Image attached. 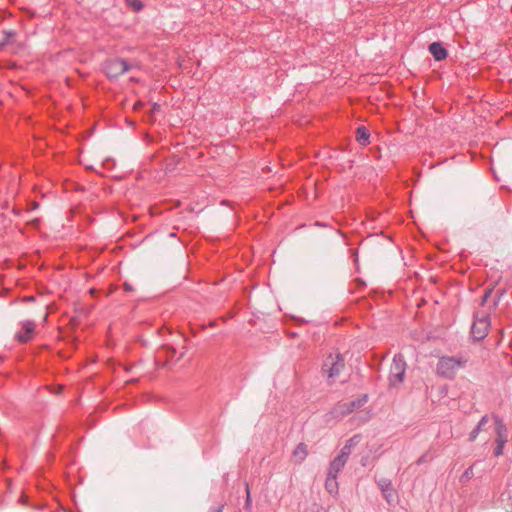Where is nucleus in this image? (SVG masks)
<instances>
[{
	"label": "nucleus",
	"instance_id": "f257e3e1",
	"mask_svg": "<svg viewBox=\"0 0 512 512\" xmlns=\"http://www.w3.org/2000/svg\"><path fill=\"white\" fill-rule=\"evenodd\" d=\"M467 363L464 357H442L437 366L438 373L446 378H452L456 372Z\"/></svg>",
	"mask_w": 512,
	"mask_h": 512
},
{
	"label": "nucleus",
	"instance_id": "f03ea898",
	"mask_svg": "<svg viewBox=\"0 0 512 512\" xmlns=\"http://www.w3.org/2000/svg\"><path fill=\"white\" fill-rule=\"evenodd\" d=\"M345 368L344 358L340 353L330 354L323 363L322 371L333 382Z\"/></svg>",
	"mask_w": 512,
	"mask_h": 512
},
{
	"label": "nucleus",
	"instance_id": "7ed1b4c3",
	"mask_svg": "<svg viewBox=\"0 0 512 512\" xmlns=\"http://www.w3.org/2000/svg\"><path fill=\"white\" fill-rule=\"evenodd\" d=\"M491 322L489 314L484 311H477L474 314V321L471 327V334L475 340H483L489 331Z\"/></svg>",
	"mask_w": 512,
	"mask_h": 512
},
{
	"label": "nucleus",
	"instance_id": "20e7f679",
	"mask_svg": "<svg viewBox=\"0 0 512 512\" xmlns=\"http://www.w3.org/2000/svg\"><path fill=\"white\" fill-rule=\"evenodd\" d=\"M406 362L402 354H396L390 367L389 385L396 387L404 381Z\"/></svg>",
	"mask_w": 512,
	"mask_h": 512
},
{
	"label": "nucleus",
	"instance_id": "39448f33",
	"mask_svg": "<svg viewBox=\"0 0 512 512\" xmlns=\"http://www.w3.org/2000/svg\"><path fill=\"white\" fill-rule=\"evenodd\" d=\"M493 417L496 434V447L494 448L493 454L494 456L499 457L503 454L505 444L508 441V430L502 419H500L498 416Z\"/></svg>",
	"mask_w": 512,
	"mask_h": 512
},
{
	"label": "nucleus",
	"instance_id": "423d86ee",
	"mask_svg": "<svg viewBox=\"0 0 512 512\" xmlns=\"http://www.w3.org/2000/svg\"><path fill=\"white\" fill-rule=\"evenodd\" d=\"M130 69V65L123 59L114 58L109 59L104 64L105 74L109 78H117L118 76L124 74Z\"/></svg>",
	"mask_w": 512,
	"mask_h": 512
},
{
	"label": "nucleus",
	"instance_id": "0eeeda50",
	"mask_svg": "<svg viewBox=\"0 0 512 512\" xmlns=\"http://www.w3.org/2000/svg\"><path fill=\"white\" fill-rule=\"evenodd\" d=\"M21 329L15 334V339L20 343L29 342L35 333L36 324L34 321L25 320L20 323Z\"/></svg>",
	"mask_w": 512,
	"mask_h": 512
},
{
	"label": "nucleus",
	"instance_id": "6e6552de",
	"mask_svg": "<svg viewBox=\"0 0 512 512\" xmlns=\"http://www.w3.org/2000/svg\"><path fill=\"white\" fill-rule=\"evenodd\" d=\"M383 497L388 503H392L396 497V491L392 485V482L387 478H381L377 482Z\"/></svg>",
	"mask_w": 512,
	"mask_h": 512
},
{
	"label": "nucleus",
	"instance_id": "1a4fd4ad",
	"mask_svg": "<svg viewBox=\"0 0 512 512\" xmlns=\"http://www.w3.org/2000/svg\"><path fill=\"white\" fill-rule=\"evenodd\" d=\"M494 415H484L476 427L470 432L468 440L473 442L478 437L479 433L482 431H486L491 426V421L494 422Z\"/></svg>",
	"mask_w": 512,
	"mask_h": 512
},
{
	"label": "nucleus",
	"instance_id": "9d476101",
	"mask_svg": "<svg viewBox=\"0 0 512 512\" xmlns=\"http://www.w3.org/2000/svg\"><path fill=\"white\" fill-rule=\"evenodd\" d=\"M428 50L436 61H443L448 56L447 49L440 42L431 43Z\"/></svg>",
	"mask_w": 512,
	"mask_h": 512
},
{
	"label": "nucleus",
	"instance_id": "9b49d317",
	"mask_svg": "<svg viewBox=\"0 0 512 512\" xmlns=\"http://www.w3.org/2000/svg\"><path fill=\"white\" fill-rule=\"evenodd\" d=\"M347 460L339 457V456H336L332 462L330 463V467L328 469V473L327 474H330V475H335L337 476L338 473L343 469V467L345 466Z\"/></svg>",
	"mask_w": 512,
	"mask_h": 512
},
{
	"label": "nucleus",
	"instance_id": "f8f14e48",
	"mask_svg": "<svg viewBox=\"0 0 512 512\" xmlns=\"http://www.w3.org/2000/svg\"><path fill=\"white\" fill-rule=\"evenodd\" d=\"M370 132L365 126H359L356 130V140L362 145L366 146L370 143Z\"/></svg>",
	"mask_w": 512,
	"mask_h": 512
},
{
	"label": "nucleus",
	"instance_id": "ddd939ff",
	"mask_svg": "<svg viewBox=\"0 0 512 512\" xmlns=\"http://www.w3.org/2000/svg\"><path fill=\"white\" fill-rule=\"evenodd\" d=\"M368 396L363 395L355 400L349 402H343L346 405L345 412L352 413L354 410L361 408L367 402Z\"/></svg>",
	"mask_w": 512,
	"mask_h": 512
},
{
	"label": "nucleus",
	"instance_id": "4468645a",
	"mask_svg": "<svg viewBox=\"0 0 512 512\" xmlns=\"http://www.w3.org/2000/svg\"><path fill=\"white\" fill-rule=\"evenodd\" d=\"M325 488L329 494H331V495L337 494L338 493L337 476L327 474V478L325 481Z\"/></svg>",
	"mask_w": 512,
	"mask_h": 512
},
{
	"label": "nucleus",
	"instance_id": "2eb2a0df",
	"mask_svg": "<svg viewBox=\"0 0 512 512\" xmlns=\"http://www.w3.org/2000/svg\"><path fill=\"white\" fill-rule=\"evenodd\" d=\"M307 453V446L304 443L298 444L295 450L293 451V457L295 462L301 463L302 461H304L307 456Z\"/></svg>",
	"mask_w": 512,
	"mask_h": 512
},
{
	"label": "nucleus",
	"instance_id": "dca6fc26",
	"mask_svg": "<svg viewBox=\"0 0 512 512\" xmlns=\"http://www.w3.org/2000/svg\"><path fill=\"white\" fill-rule=\"evenodd\" d=\"M3 39L0 41V50L11 42V39L15 37L16 33L12 30H4L2 32Z\"/></svg>",
	"mask_w": 512,
	"mask_h": 512
},
{
	"label": "nucleus",
	"instance_id": "f3484780",
	"mask_svg": "<svg viewBox=\"0 0 512 512\" xmlns=\"http://www.w3.org/2000/svg\"><path fill=\"white\" fill-rule=\"evenodd\" d=\"M346 405L342 403H338L332 410V415L335 418H342L349 414L350 412H345Z\"/></svg>",
	"mask_w": 512,
	"mask_h": 512
},
{
	"label": "nucleus",
	"instance_id": "a211bd4d",
	"mask_svg": "<svg viewBox=\"0 0 512 512\" xmlns=\"http://www.w3.org/2000/svg\"><path fill=\"white\" fill-rule=\"evenodd\" d=\"M474 476V465L468 467L460 477L461 482H467Z\"/></svg>",
	"mask_w": 512,
	"mask_h": 512
},
{
	"label": "nucleus",
	"instance_id": "6ab92c4d",
	"mask_svg": "<svg viewBox=\"0 0 512 512\" xmlns=\"http://www.w3.org/2000/svg\"><path fill=\"white\" fill-rule=\"evenodd\" d=\"M350 454H351L350 444L349 445L345 444L344 447L341 449L338 456L345 460H348Z\"/></svg>",
	"mask_w": 512,
	"mask_h": 512
},
{
	"label": "nucleus",
	"instance_id": "aec40b11",
	"mask_svg": "<svg viewBox=\"0 0 512 512\" xmlns=\"http://www.w3.org/2000/svg\"><path fill=\"white\" fill-rule=\"evenodd\" d=\"M246 495H247V497H246L245 508L249 509L250 505H251V497H250V489H249L248 484L246 485Z\"/></svg>",
	"mask_w": 512,
	"mask_h": 512
},
{
	"label": "nucleus",
	"instance_id": "412c9836",
	"mask_svg": "<svg viewBox=\"0 0 512 512\" xmlns=\"http://www.w3.org/2000/svg\"><path fill=\"white\" fill-rule=\"evenodd\" d=\"M358 438L359 436H354L352 438H350L347 442H346V445H349L350 444V448L352 449V447L358 442Z\"/></svg>",
	"mask_w": 512,
	"mask_h": 512
},
{
	"label": "nucleus",
	"instance_id": "4be33fe9",
	"mask_svg": "<svg viewBox=\"0 0 512 512\" xmlns=\"http://www.w3.org/2000/svg\"><path fill=\"white\" fill-rule=\"evenodd\" d=\"M490 294H491V290H486V291H485V293H484V295H483V297H482V303H481L482 305H484V304H485V302H486V301H487V299L489 298Z\"/></svg>",
	"mask_w": 512,
	"mask_h": 512
},
{
	"label": "nucleus",
	"instance_id": "5701e85b",
	"mask_svg": "<svg viewBox=\"0 0 512 512\" xmlns=\"http://www.w3.org/2000/svg\"><path fill=\"white\" fill-rule=\"evenodd\" d=\"M124 289H125L126 291H132V290H133V288H132L131 284H129V283H127V282H125V283H124Z\"/></svg>",
	"mask_w": 512,
	"mask_h": 512
},
{
	"label": "nucleus",
	"instance_id": "b1692460",
	"mask_svg": "<svg viewBox=\"0 0 512 512\" xmlns=\"http://www.w3.org/2000/svg\"><path fill=\"white\" fill-rule=\"evenodd\" d=\"M223 508H224V506H223V505H220V506H218V507L214 510V512H223Z\"/></svg>",
	"mask_w": 512,
	"mask_h": 512
},
{
	"label": "nucleus",
	"instance_id": "393cba45",
	"mask_svg": "<svg viewBox=\"0 0 512 512\" xmlns=\"http://www.w3.org/2000/svg\"><path fill=\"white\" fill-rule=\"evenodd\" d=\"M136 10H140L142 8V4L139 2L138 4H135Z\"/></svg>",
	"mask_w": 512,
	"mask_h": 512
},
{
	"label": "nucleus",
	"instance_id": "a878e982",
	"mask_svg": "<svg viewBox=\"0 0 512 512\" xmlns=\"http://www.w3.org/2000/svg\"><path fill=\"white\" fill-rule=\"evenodd\" d=\"M136 10H140L142 8V4L139 2L138 4H135Z\"/></svg>",
	"mask_w": 512,
	"mask_h": 512
},
{
	"label": "nucleus",
	"instance_id": "bb28decb",
	"mask_svg": "<svg viewBox=\"0 0 512 512\" xmlns=\"http://www.w3.org/2000/svg\"><path fill=\"white\" fill-rule=\"evenodd\" d=\"M25 224H31V225H34V224H37V222L35 220H33L32 222H26Z\"/></svg>",
	"mask_w": 512,
	"mask_h": 512
},
{
	"label": "nucleus",
	"instance_id": "cd10ccee",
	"mask_svg": "<svg viewBox=\"0 0 512 512\" xmlns=\"http://www.w3.org/2000/svg\"><path fill=\"white\" fill-rule=\"evenodd\" d=\"M422 462H424V458H423V457H421V458L418 460V464H420V463H422Z\"/></svg>",
	"mask_w": 512,
	"mask_h": 512
},
{
	"label": "nucleus",
	"instance_id": "c85d7f7f",
	"mask_svg": "<svg viewBox=\"0 0 512 512\" xmlns=\"http://www.w3.org/2000/svg\"><path fill=\"white\" fill-rule=\"evenodd\" d=\"M314 224L319 225L322 224L321 222L316 221Z\"/></svg>",
	"mask_w": 512,
	"mask_h": 512
}]
</instances>
